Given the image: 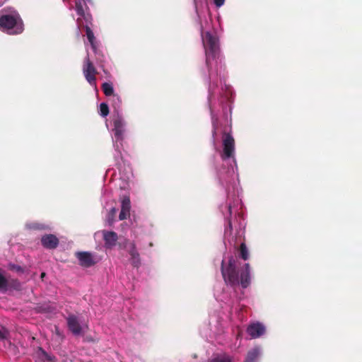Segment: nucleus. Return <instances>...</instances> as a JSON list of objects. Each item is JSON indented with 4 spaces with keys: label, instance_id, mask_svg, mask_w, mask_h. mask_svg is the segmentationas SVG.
<instances>
[{
    "label": "nucleus",
    "instance_id": "nucleus-1",
    "mask_svg": "<svg viewBox=\"0 0 362 362\" xmlns=\"http://www.w3.org/2000/svg\"><path fill=\"white\" fill-rule=\"evenodd\" d=\"M221 274L226 284L231 286L240 284L243 288H245L250 284V264H245L244 269H242L239 274L237 261L233 256L229 257L227 264H225L224 259L222 260Z\"/></svg>",
    "mask_w": 362,
    "mask_h": 362
},
{
    "label": "nucleus",
    "instance_id": "nucleus-2",
    "mask_svg": "<svg viewBox=\"0 0 362 362\" xmlns=\"http://www.w3.org/2000/svg\"><path fill=\"white\" fill-rule=\"evenodd\" d=\"M202 40L205 48L206 64L209 69L211 59H214L219 52L218 39L209 32H206L203 35Z\"/></svg>",
    "mask_w": 362,
    "mask_h": 362
},
{
    "label": "nucleus",
    "instance_id": "nucleus-3",
    "mask_svg": "<svg viewBox=\"0 0 362 362\" xmlns=\"http://www.w3.org/2000/svg\"><path fill=\"white\" fill-rule=\"evenodd\" d=\"M83 74L90 86H96V75L98 72L88 56L83 60Z\"/></svg>",
    "mask_w": 362,
    "mask_h": 362
},
{
    "label": "nucleus",
    "instance_id": "nucleus-4",
    "mask_svg": "<svg viewBox=\"0 0 362 362\" xmlns=\"http://www.w3.org/2000/svg\"><path fill=\"white\" fill-rule=\"evenodd\" d=\"M223 153L221 158L226 160L233 157L235 153V140L230 133L223 134Z\"/></svg>",
    "mask_w": 362,
    "mask_h": 362
},
{
    "label": "nucleus",
    "instance_id": "nucleus-5",
    "mask_svg": "<svg viewBox=\"0 0 362 362\" xmlns=\"http://www.w3.org/2000/svg\"><path fill=\"white\" fill-rule=\"evenodd\" d=\"M75 256L78 259L79 264L83 267L88 268L93 266L96 263L93 256L90 252H76Z\"/></svg>",
    "mask_w": 362,
    "mask_h": 362
},
{
    "label": "nucleus",
    "instance_id": "nucleus-6",
    "mask_svg": "<svg viewBox=\"0 0 362 362\" xmlns=\"http://www.w3.org/2000/svg\"><path fill=\"white\" fill-rule=\"evenodd\" d=\"M265 331L264 325L259 322L250 324L247 328V332L252 339L261 337Z\"/></svg>",
    "mask_w": 362,
    "mask_h": 362
},
{
    "label": "nucleus",
    "instance_id": "nucleus-7",
    "mask_svg": "<svg viewBox=\"0 0 362 362\" xmlns=\"http://www.w3.org/2000/svg\"><path fill=\"white\" fill-rule=\"evenodd\" d=\"M66 322L69 329L74 335H79L81 334L82 327L76 316L74 315H69V317L66 318Z\"/></svg>",
    "mask_w": 362,
    "mask_h": 362
},
{
    "label": "nucleus",
    "instance_id": "nucleus-8",
    "mask_svg": "<svg viewBox=\"0 0 362 362\" xmlns=\"http://www.w3.org/2000/svg\"><path fill=\"white\" fill-rule=\"evenodd\" d=\"M101 88H102V90H103L104 94L106 96H112L113 97V99L115 101V108L119 107L122 101H121L119 95L114 93V88H113L112 84L111 83L105 82L102 84Z\"/></svg>",
    "mask_w": 362,
    "mask_h": 362
},
{
    "label": "nucleus",
    "instance_id": "nucleus-9",
    "mask_svg": "<svg viewBox=\"0 0 362 362\" xmlns=\"http://www.w3.org/2000/svg\"><path fill=\"white\" fill-rule=\"evenodd\" d=\"M59 239L53 234L45 235L41 238L42 246L47 249H55L59 245Z\"/></svg>",
    "mask_w": 362,
    "mask_h": 362
},
{
    "label": "nucleus",
    "instance_id": "nucleus-10",
    "mask_svg": "<svg viewBox=\"0 0 362 362\" xmlns=\"http://www.w3.org/2000/svg\"><path fill=\"white\" fill-rule=\"evenodd\" d=\"M16 24L17 19L13 16L5 15L0 18V28H2L3 30H11Z\"/></svg>",
    "mask_w": 362,
    "mask_h": 362
},
{
    "label": "nucleus",
    "instance_id": "nucleus-11",
    "mask_svg": "<svg viewBox=\"0 0 362 362\" xmlns=\"http://www.w3.org/2000/svg\"><path fill=\"white\" fill-rule=\"evenodd\" d=\"M103 240L105 245L107 248H112L117 244L118 240L117 234L114 231H103Z\"/></svg>",
    "mask_w": 362,
    "mask_h": 362
},
{
    "label": "nucleus",
    "instance_id": "nucleus-12",
    "mask_svg": "<svg viewBox=\"0 0 362 362\" xmlns=\"http://www.w3.org/2000/svg\"><path fill=\"white\" fill-rule=\"evenodd\" d=\"M131 202L128 197H123L121 202V211L119 215L120 221L125 220L130 216Z\"/></svg>",
    "mask_w": 362,
    "mask_h": 362
},
{
    "label": "nucleus",
    "instance_id": "nucleus-13",
    "mask_svg": "<svg viewBox=\"0 0 362 362\" xmlns=\"http://www.w3.org/2000/svg\"><path fill=\"white\" fill-rule=\"evenodd\" d=\"M113 124L115 136L117 140H122L123 139V134L124 132V122L123 119L120 117H118L114 119Z\"/></svg>",
    "mask_w": 362,
    "mask_h": 362
},
{
    "label": "nucleus",
    "instance_id": "nucleus-14",
    "mask_svg": "<svg viewBox=\"0 0 362 362\" xmlns=\"http://www.w3.org/2000/svg\"><path fill=\"white\" fill-rule=\"evenodd\" d=\"M54 356L49 355L41 347L36 351V362H54Z\"/></svg>",
    "mask_w": 362,
    "mask_h": 362
},
{
    "label": "nucleus",
    "instance_id": "nucleus-15",
    "mask_svg": "<svg viewBox=\"0 0 362 362\" xmlns=\"http://www.w3.org/2000/svg\"><path fill=\"white\" fill-rule=\"evenodd\" d=\"M86 35L87 36L88 40L90 44V46L93 50L94 52H96L97 51V44L95 41V37L94 35L93 32L92 31L91 28L88 25H84Z\"/></svg>",
    "mask_w": 362,
    "mask_h": 362
},
{
    "label": "nucleus",
    "instance_id": "nucleus-16",
    "mask_svg": "<svg viewBox=\"0 0 362 362\" xmlns=\"http://www.w3.org/2000/svg\"><path fill=\"white\" fill-rule=\"evenodd\" d=\"M259 349L257 347L250 350L247 354L245 362H256L259 356Z\"/></svg>",
    "mask_w": 362,
    "mask_h": 362
},
{
    "label": "nucleus",
    "instance_id": "nucleus-17",
    "mask_svg": "<svg viewBox=\"0 0 362 362\" xmlns=\"http://www.w3.org/2000/svg\"><path fill=\"white\" fill-rule=\"evenodd\" d=\"M26 228L34 230H44L48 228L45 224L38 222L28 223L26 224Z\"/></svg>",
    "mask_w": 362,
    "mask_h": 362
},
{
    "label": "nucleus",
    "instance_id": "nucleus-18",
    "mask_svg": "<svg viewBox=\"0 0 362 362\" xmlns=\"http://www.w3.org/2000/svg\"><path fill=\"white\" fill-rule=\"evenodd\" d=\"M119 247L123 248L127 247L128 252L130 256L132 255H135L136 253L138 252L134 242H129V240H125V245L124 246H122V244H119Z\"/></svg>",
    "mask_w": 362,
    "mask_h": 362
},
{
    "label": "nucleus",
    "instance_id": "nucleus-19",
    "mask_svg": "<svg viewBox=\"0 0 362 362\" xmlns=\"http://www.w3.org/2000/svg\"><path fill=\"white\" fill-rule=\"evenodd\" d=\"M239 255L243 260L249 259V251L245 243H242L239 247Z\"/></svg>",
    "mask_w": 362,
    "mask_h": 362
},
{
    "label": "nucleus",
    "instance_id": "nucleus-20",
    "mask_svg": "<svg viewBox=\"0 0 362 362\" xmlns=\"http://www.w3.org/2000/svg\"><path fill=\"white\" fill-rule=\"evenodd\" d=\"M130 262L134 267L139 268L141 266V258L139 253L137 252L135 255L130 256Z\"/></svg>",
    "mask_w": 362,
    "mask_h": 362
},
{
    "label": "nucleus",
    "instance_id": "nucleus-21",
    "mask_svg": "<svg viewBox=\"0 0 362 362\" xmlns=\"http://www.w3.org/2000/svg\"><path fill=\"white\" fill-rule=\"evenodd\" d=\"M209 362H232V358L228 355H223L214 357L209 360Z\"/></svg>",
    "mask_w": 362,
    "mask_h": 362
},
{
    "label": "nucleus",
    "instance_id": "nucleus-22",
    "mask_svg": "<svg viewBox=\"0 0 362 362\" xmlns=\"http://www.w3.org/2000/svg\"><path fill=\"white\" fill-rule=\"evenodd\" d=\"M100 111L101 116H103V117L107 116L109 114L108 105L105 103H101L100 105Z\"/></svg>",
    "mask_w": 362,
    "mask_h": 362
},
{
    "label": "nucleus",
    "instance_id": "nucleus-23",
    "mask_svg": "<svg viewBox=\"0 0 362 362\" xmlns=\"http://www.w3.org/2000/svg\"><path fill=\"white\" fill-rule=\"evenodd\" d=\"M76 11L78 16H84L85 11L83 6L80 1L76 2Z\"/></svg>",
    "mask_w": 362,
    "mask_h": 362
},
{
    "label": "nucleus",
    "instance_id": "nucleus-24",
    "mask_svg": "<svg viewBox=\"0 0 362 362\" xmlns=\"http://www.w3.org/2000/svg\"><path fill=\"white\" fill-rule=\"evenodd\" d=\"M7 286V279L0 273V290L6 288Z\"/></svg>",
    "mask_w": 362,
    "mask_h": 362
},
{
    "label": "nucleus",
    "instance_id": "nucleus-25",
    "mask_svg": "<svg viewBox=\"0 0 362 362\" xmlns=\"http://www.w3.org/2000/svg\"><path fill=\"white\" fill-rule=\"evenodd\" d=\"M83 18L85 21L86 22V25H90L92 23V16L89 13H84V16H81Z\"/></svg>",
    "mask_w": 362,
    "mask_h": 362
},
{
    "label": "nucleus",
    "instance_id": "nucleus-26",
    "mask_svg": "<svg viewBox=\"0 0 362 362\" xmlns=\"http://www.w3.org/2000/svg\"><path fill=\"white\" fill-rule=\"evenodd\" d=\"M10 269L11 270H14V271H16L18 272H24V269L19 265H16V264H11L10 265Z\"/></svg>",
    "mask_w": 362,
    "mask_h": 362
},
{
    "label": "nucleus",
    "instance_id": "nucleus-27",
    "mask_svg": "<svg viewBox=\"0 0 362 362\" xmlns=\"http://www.w3.org/2000/svg\"><path fill=\"white\" fill-rule=\"evenodd\" d=\"M224 2L225 0H214V3L217 7H221V6H223L224 4Z\"/></svg>",
    "mask_w": 362,
    "mask_h": 362
},
{
    "label": "nucleus",
    "instance_id": "nucleus-28",
    "mask_svg": "<svg viewBox=\"0 0 362 362\" xmlns=\"http://www.w3.org/2000/svg\"><path fill=\"white\" fill-rule=\"evenodd\" d=\"M6 331L0 330V340H3L6 338Z\"/></svg>",
    "mask_w": 362,
    "mask_h": 362
},
{
    "label": "nucleus",
    "instance_id": "nucleus-29",
    "mask_svg": "<svg viewBox=\"0 0 362 362\" xmlns=\"http://www.w3.org/2000/svg\"><path fill=\"white\" fill-rule=\"evenodd\" d=\"M116 213H117V209L115 207L112 208L110 211V215L112 217H113L116 214Z\"/></svg>",
    "mask_w": 362,
    "mask_h": 362
},
{
    "label": "nucleus",
    "instance_id": "nucleus-30",
    "mask_svg": "<svg viewBox=\"0 0 362 362\" xmlns=\"http://www.w3.org/2000/svg\"><path fill=\"white\" fill-rule=\"evenodd\" d=\"M228 228L230 230H232V223L230 221H228Z\"/></svg>",
    "mask_w": 362,
    "mask_h": 362
},
{
    "label": "nucleus",
    "instance_id": "nucleus-31",
    "mask_svg": "<svg viewBox=\"0 0 362 362\" xmlns=\"http://www.w3.org/2000/svg\"><path fill=\"white\" fill-rule=\"evenodd\" d=\"M45 272H42V273L41 274V278L45 277Z\"/></svg>",
    "mask_w": 362,
    "mask_h": 362
}]
</instances>
